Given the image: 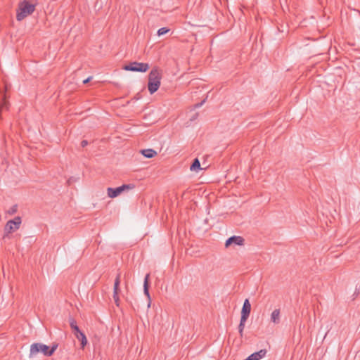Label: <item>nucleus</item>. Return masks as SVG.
<instances>
[{
  "label": "nucleus",
  "mask_w": 360,
  "mask_h": 360,
  "mask_svg": "<svg viewBox=\"0 0 360 360\" xmlns=\"http://www.w3.org/2000/svg\"><path fill=\"white\" fill-rule=\"evenodd\" d=\"M19 228L16 226H14V225H12V229H9L8 227V222L6 223V226H5V230L7 231L8 233H11V232H13V231H15V230L18 229Z\"/></svg>",
  "instance_id": "21"
},
{
  "label": "nucleus",
  "mask_w": 360,
  "mask_h": 360,
  "mask_svg": "<svg viewBox=\"0 0 360 360\" xmlns=\"http://www.w3.org/2000/svg\"><path fill=\"white\" fill-rule=\"evenodd\" d=\"M120 283V274H118L115 280V283H114L113 295H118L119 291H120V288H119Z\"/></svg>",
  "instance_id": "15"
},
{
  "label": "nucleus",
  "mask_w": 360,
  "mask_h": 360,
  "mask_svg": "<svg viewBox=\"0 0 360 360\" xmlns=\"http://www.w3.org/2000/svg\"><path fill=\"white\" fill-rule=\"evenodd\" d=\"M21 224V218L20 217H16L12 220H9L8 221V227L9 229H12V225L16 226L18 228Z\"/></svg>",
  "instance_id": "13"
},
{
  "label": "nucleus",
  "mask_w": 360,
  "mask_h": 360,
  "mask_svg": "<svg viewBox=\"0 0 360 360\" xmlns=\"http://www.w3.org/2000/svg\"><path fill=\"white\" fill-rule=\"evenodd\" d=\"M17 208H18L17 205H14L13 206H12V207H11V209H10V210H9V211H8V213H9L10 214H15V213L17 212Z\"/></svg>",
  "instance_id": "22"
},
{
  "label": "nucleus",
  "mask_w": 360,
  "mask_h": 360,
  "mask_svg": "<svg viewBox=\"0 0 360 360\" xmlns=\"http://www.w3.org/2000/svg\"><path fill=\"white\" fill-rule=\"evenodd\" d=\"M150 66L148 63H139L136 61L131 62L128 65H125L123 67V70L126 71H131V72H146Z\"/></svg>",
  "instance_id": "3"
},
{
  "label": "nucleus",
  "mask_w": 360,
  "mask_h": 360,
  "mask_svg": "<svg viewBox=\"0 0 360 360\" xmlns=\"http://www.w3.org/2000/svg\"><path fill=\"white\" fill-rule=\"evenodd\" d=\"M69 323L72 330L74 335H75L76 333L81 331L80 329L79 328V327L77 326V321H75V319L74 318H72V317L69 318Z\"/></svg>",
  "instance_id": "11"
},
{
  "label": "nucleus",
  "mask_w": 360,
  "mask_h": 360,
  "mask_svg": "<svg viewBox=\"0 0 360 360\" xmlns=\"http://www.w3.org/2000/svg\"><path fill=\"white\" fill-rule=\"evenodd\" d=\"M40 343H33L30 346V357H32L40 352Z\"/></svg>",
  "instance_id": "12"
},
{
  "label": "nucleus",
  "mask_w": 360,
  "mask_h": 360,
  "mask_svg": "<svg viewBox=\"0 0 360 360\" xmlns=\"http://www.w3.org/2000/svg\"><path fill=\"white\" fill-rule=\"evenodd\" d=\"M244 238L241 236H233L229 238L225 243L226 248H229L232 244L238 245H244Z\"/></svg>",
  "instance_id": "4"
},
{
  "label": "nucleus",
  "mask_w": 360,
  "mask_h": 360,
  "mask_svg": "<svg viewBox=\"0 0 360 360\" xmlns=\"http://www.w3.org/2000/svg\"><path fill=\"white\" fill-rule=\"evenodd\" d=\"M271 321L274 324L280 323V309H274L271 314Z\"/></svg>",
  "instance_id": "8"
},
{
  "label": "nucleus",
  "mask_w": 360,
  "mask_h": 360,
  "mask_svg": "<svg viewBox=\"0 0 360 360\" xmlns=\"http://www.w3.org/2000/svg\"><path fill=\"white\" fill-rule=\"evenodd\" d=\"M87 145H88V141L86 140L82 141V142H81L82 147L84 148V147L86 146Z\"/></svg>",
  "instance_id": "24"
},
{
  "label": "nucleus",
  "mask_w": 360,
  "mask_h": 360,
  "mask_svg": "<svg viewBox=\"0 0 360 360\" xmlns=\"http://www.w3.org/2000/svg\"><path fill=\"white\" fill-rule=\"evenodd\" d=\"M75 337L81 342V346L82 348H84V347L87 344V339L84 333L82 331H79V333H76Z\"/></svg>",
  "instance_id": "9"
},
{
  "label": "nucleus",
  "mask_w": 360,
  "mask_h": 360,
  "mask_svg": "<svg viewBox=\"0 0 360 360\" xmlns=\"http://www.w3.org/2000/svg\"><path fill=\"white\" fill-rule=\"evenodd\" d=\"M122 193V191L120 186L117 188H108L107 189L108 196L111 198L117 197Z\"/></svg>",
  "instance_id": "7"
},
{
  "label": "nucleus",
  "mask_w": 360,
  "mask_h": 360,
  "mask_svg": "<svg viewBox=\"0 0 360 360\" xmlns=\"http://www.w3.org/2000/svg\"><path fill=\"white\" fill-rule=\"evenodd\" d=\"M113 299L117 306H119L120 299L118 295H113Z\"/></svg>",
  "instance_id": "23"
},
{
  "label": "nucleus",
  "mask_w": 360,
  "mask_h": 360,
  "mask_svg": "<svg viewBox=\"0 0 360 360\" xmlns=\"http://www.w3.org/2000/svg\"><path fill=\"white\" fill-rule=\"evenodd\" d=\"M190 169L194 172H198L202 169L200 162L198 158H195L190 167Z\"/></svg>",
  "instance_id": "14"
},
{
  "label": "nucleus",
  "mask_w": 360,
  "mask_h": 360,
  "mask_svg": "<svg viewBox=\"0 0 360 360\" xmlns=\"http://www.w3.org/2000/svg\"><path fill=\"white\" fill-rule=\"evenodd\" d=\"M169 30H170L167 27H162L158 30V35L161 36V35L165 34L167 32H169Z\"/></svg>",
  "instance_id": "19"
},
{
  "label": "nucleus",
  "mask_w": 360,
  "mask_h": 360,
  "mask_svg": "<svg viewBox=\"0 0 360 360\" xmlns=\"http://www.w3.org/2000/svg\"><path fill=\"white\" fill-rule=\"evenodd\" d=\"M39 347H40V352H41L44 356H51L49 346L40 343V345H39Z\"/></svg>",
  "instance_id": "17"
},
{
  "label": "nucleus",
  "mask_w": 360,
  "mask_h": 360,
  "mask_svg": "<svg viewBox=\"0 0 360 360\" xmlns=\"http://www.w3.org/2000/svg\"><path fill=\"white\" fill-rule=\"evenodd\" d=\"M35 10V5L30 4L27 1L24 0L18 5L17 10L16 19L21 21L27 16L31 15Z\"/></svg>",
  "instance_id": "2"
},
{
  "label": "nucleus",
  "mask_w": 360,
  "mask_h": 360,
  "mask_svg": "<svg viewBox=\"0 0 360 360\" xmlns=\"http://www.w3.org/2000/svg\"><path fill=\"white\" fill-rule=\"evenodd\" d=\"M204 102H205V101H202V102H200V103H198L195 104V108H199V107H200V106L203 104V103H204Z\"/></svg>",
  "instance_id": "26"
},
{
  "label": "nucleus",
  "mask_w": 360,
  "mask_h": 360,
  "mask_svg": "<svg viewBox=\"0 0 360 360\" xmlns=\"http://www.w3.org/2000/svg\"><path fill=\"white\" fill-rule=\"evenodd\" d=\"M160 70L157 68H153L148 75V88L150 94L156 92L160 86L161 80Z\"/></svg>",
  "instance_id": "1"
},
{
  "label": "nucleus",
  "mask_w": 360,
  "mask_h": 360,
  "mask_svg": "<svg viewBox=\"0 0 360 360\" xmlns=\"http://www.w3.org/2000/svg\"><path fill=\"white\" fill-rule=\"evenodd\" d=\"M248 319H244L240 317V323L238 326V333L240 334V336L242 338L243 336V330L245 328V324Z\"/></svg>",
  "instance_id": "16"
},
{
  "label": "nucleus",
  "mask_w": 360,
  "mask_h": 360,
  "mask_svg": "<svg viewBox=\"0 0 360 360\" xmlns=\"http://www.w3.org/2000/svg\"><path fill=\"white\" fill-rule=\"evenodd\" d=\"M141 153L147 158H152L157 155V152L153 149H143L141 150Z\"/></svg>",
  "instance_id": "10"
},
{
  "label": "nucleus",
  "mask_w": 360,
  "mask_h": 360,
  "mask_svg": "<svg viewBox=\"0 0 360 360\" xmlns=\"http://www.w3.org/2000/svg\"><path fill=\"white\" fill-rule=\"evenodd\" d=\"M149 277L150 274H147L144 278V283H143V292L144 294L147 296L148 300V307H150V296L149 293Z\"/></svg>",
  "instance_id": "6"
},
{
  "label": "nucleus",
  "mask_w": 360,
  "mask_h": 360,
  "mask_svg": "<svg viewBox=\"0 0 360 360\" xmlns=\"http://www.w3.org/2000/svg\"><path fill=\"white\" fill-rule=\"evenodd\" d=\"M198 116V112H195V115L191 118V120H195Z\"/></svg>",
  "instance_id": "27"
},
{
  "label": "nucleus",
  "mask_w": 360,
  "mask_h": 360,
  "mask_svg": "<svg viewBox=\"0 0 360 360\" xmlns=\"http://www.w3.org/2000/svg\"><path fill=\"white\" fill-rule=\"evenodd\" d=\"M91 79H92V77H91V76H90V77H89L88 78H86V79H84V80L83 81V83H84V84H87V83H88V82H89Z\"/></svg>",
  "instance_id": "25"
},
{
  "label": "nucleus",
  "mask_w": 360,
  "mask_h": 360,
  "mask_svg": "<svg viewBox=\"0 0 360 360\" xmlns=\"http://www.w3.org/2000/svg\"><path fill=\"white\" fill-rule=\"evenodd\" d=\"M58 345L57 343H53L51 348H49V353L51 355H53V354L55 352V351L56 350V349L58 348Z\"/></svg>",
  "instance_id": "20"
},
{
  "label": "nucleus",
  "mask_w": 360,
  "mask_h": 360,
  "mask_svg": "<svg viewBox=\"0 0 360 360\" xmlns=\"http://www.w3.org/2000/svg\"><path fill=\"white\" fill-rule=\"evenodd\" d=\"M122 191H124L125 190H129V189H133L135 188V185L133 184H123L121 186H120Z\"/></svg>",
  "instance_id": "18"
},
{
  "label": "nucleus",
  "mask_w": 360,
  "mask_h": 360,
  "mask_svg": "<svg viewBox=\"0 0 360 360\" xmlns=\"http://www.w3.org/2000/svg\"><path fill=\"white\" fill-rule=\"evenodd\" d=\"M251 311V304L248 299H245L241 309V316L244 319H248Z\"/></svg>",
  "instance_id": "5"
}]
</instances>
